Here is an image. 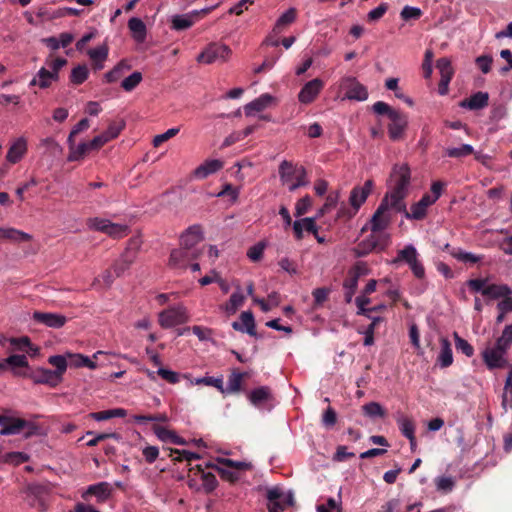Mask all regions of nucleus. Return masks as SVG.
<instances>
[{
	"label": "nucleus",
	"instance_id": "obj_21",
	"mask_svg": "<svg viewBox=\"0 0 512 512\" xmlns=\"http://www.w3.org/2000/svg\"><path fill=\"white\" fill-rule=\"evenodd\" d=\"M248 399L250 403L258 409H270L272 406V394L267 386H261L253 389Z\"/></svg>",
	"mask_w": 512,
	"mask_h": 512
},
{
	"label": "nucleus",
	"instance_id": "obj_41",
	"mask_svg": "<svg viewBox=\"0 0 512 512\" xmlns=\"http://www.w3.org/2000/svg\"><path fill=\"white\" fill-rule=\"evenodd\" d=\"M295 19H296L295 8H289L278 18L272 32L275 35H278L282 31V27L293 23L295 21Z\"/></svg>",
	"mask_w": 512,
	"mask_h": 512
},
{
	"label": "nucleus",
	"instance_id": "obj_33",
	"mask_svg": "<svg viewBox=\"0 0 512 512\" xmlns=\"http://www.w3.org/2000/svg\"><path fill=\"white\" fill-rule=\"evenodd\" d=\"M453 363V352L451 343L447 338L440 339V351L437 357V364L441 368H447Z\"/></svg>",
	"mask_w": 512,
	"mask_h": 512
},
{
	"label": "nucleus",
	"instance_id": "obj_15",
	"mask_svg": "<svg viewBox=\"0 0 512 512\" xmlns=\"http://www.w3.org/2000/svg\"><path fill=\"white\" fill-rule=\"evenodd\" d=\"M323 88L324 81L319 78H314L308 81L299 91L298 101L305 105L312 103L318 97Z\"/></svg>",
	"mask_w": 512,
	"mask_h": 512
},
{
	"label": "nucleus",
	"instance_id": "obj_52",
	"mask_svg": "<svg viewBox=\"0 0 512 512\" xmlns=\"http://www.w3.org/2000/svg\"><path fill=\"white\" fill-rule=\"evenodd\" d=\"M455 347L458 352H461L467 357H472L474 355L473 346L465 339L460 337L457 332L453 333Z\"/></svg>",
	"mask_w": 512,
	"mask_h": 512
},
{
	"label": "nucleus",
	"instance_id": "obj_19",
	"mask_svg": "<svg viewBox=\"0 0 512 512\" xmlns=\"http://www.w3.org/2000/svg\"><path fill=\"white\" fill-rule=\"evenodd\" d=\"M140 247V240L138 238H134L130 241V247L122 255L121 259L117 261L113 266V272L116 277H120L130 266L135 258V252Z\"/></svg>",
	"mask_w": 512,
	"mask_h": 512
},
{
	"label": "nucleus",
	"instance_id": "obj_17",
	"mask_svg": "<svg viewBox=\"0 0 512 512\" xmlns=\"http://www.w3.org/2000/svg\"><path fill=\"white\" fill-rule=\"evenodd\" d=\"M393 218V213L388 211L384 205L377 207L376 211L372 215L369 221V227L372 232L386 231Z\"/></svg>",
	"mask_w": 512,
	"mask_h": 512
},
{
	"label": "nucleus",
	"instance_id": "obj_58",
	"mask_svg": "<svg viewBox=\"0 0 512 512\" xmlns=\"http://www.w3.org/2000/svg\"><path fill=\"white\" fill-rule=\"evenodd\" d=\"M242 379H243L242 373H232L227 381L226 387H224L223 393L238 392L241 388Z\"/></svg>",
	"mask_w": 512,
	"mask_h": 512
},
{
	"label": "nucleus",
	"instance_id": "obj_13",
	"mask_svg": "<svg viewBox=\"0 0 512 512\" xmlns=\"http://www.w3.org/2000/svg\"><path fill=\"white\" fill-rule=\"evenodd\" d=\"M507 350L494 344L486 347L482 352V357L489 369L501 368L505 366Z\"/></svg>",
	"mask_w": 512,
	"mask_h": 512
},
{
	"label": "nucleus",
	"instance_id": "obj_2",
	"mask_svg": "<svg viewBox=\"0 0 512 512\" xmlns=\"http://www.w3.org/2000/svg\"><path fill=\"white\" fill-rule=\"evenodd\" d=\"M279 177L281 183L291 192L308 185L306 169L287 160H283L279 165Z\"/></svg>",
	"mask_w": 512,
	"mask_h": 512
},
{
	"label": "nucleus",
	"instance_id": "obj_26",
	"mask_svg": "<svg viewBox=\"0 0 512 512\" xmlns=\"http://www.w3.org/2000/svg\"><path fill=\"white\" fill-rule=\"evenodd\" d=\"M33 380L37 384H46L51 387H56L61 383L62 378L54 370L39 368L35 371Z\"/></svg>",
	"mask_w": 512,
	"mask_h": 512
},
{
	"label": "nucleus",
	"instance_id": "obj_25",
	"mask_svg": "<svg viewBox=\"0 0 512 512\" xmlns=\"http://www.w3.org/2000/svg\"><path fill=\"white\" fill-rule=\"evenodd\" d=\"M33 319L50 328H61L67 322V318L58 313H50V312H34Z\"/></svg>",
	"mask_w": 512,
	"mask_h": 512
},
{
	"label": "nucleus",
	"instance_id": "obj_3",
	"mask_svg": "<svg viewBox=\"0 0 512 512\" xmlns=\"http://www.w3.org/2000/svg\"><path fill=\"white\" fill-rule=\"evenodd\" d=\"M390 241L391 236L387 231H371L370 235L354 248V253L358 257H363L374 250L383 251L388 247Z\"/></svg>",
	"mask_w": 512,
	"mask_h": 512
},
{
	"label": "nucleus",
	"instance_id": "obj_22",
	"mask_svg": "<svg viewBox=\"0 0 512 512\" xmlns=\"http://www.w3.org/2000/svg\"><path fill=\"white\" fill-rule=\"evenodd\" d=\"M112 491L113 488L110 483L99 482L88 486L81 496L85 500H88L90 496H94L96 497L97 502L103 503L110 498Z\"/></svg>",
	"mask_w": 512,
	"mask_h": 512
},
{
	"label": "nucleus",
	"instance_id": "obj_49",
	"mask_svg": "<svg viewBox=\"0 0 512 512\" xmlns=\"http://www.w3.org/2000/svg\"><path fill=\"white\" fill-rule=\"evenodd\" d=\"M142 79V73L135 71L122 80L121 88L126 92H131L141 83Z\"/></svg>",
	"mask_w": 512,
	"mask_h": 512
},
{
	"label": "nucleus",
	"instance_id": "obj_12",
	"mask_svg": "<svg viewBox=\"0 0 512 512\" xmlns=\"http://www.w3.org/2000/svg\"><path fill=\"white\" fill-rule=\"evenodd\" d=\"M406 196L407 193L390 188V191L381 200L380 205H384L391 213H404L406 216L407 209L404 202Z\"/></svg>",
	"mask_w": 512,
	"mask_h": 512
},
{
	"label": "nucleus",
	"instance_id": "obj_43",
	"mask_svg": "<svg viewBox=\"0 0 512 512\" xmlns=\"http://www.w3.org/2000/svg\"><path fill=\"white\" fill-rule=\"evenodd\" d=\"M434 483L438 492L448 494L454 489L456 482L452 476H438Z\"/></svg>",
	"mask_w": 512,
	"mask_h": 512
},
{
	"label": "nucleus",
	"instance_id": "obj_59",
	"mask_svg": "<svg viewBox=\"0 0 512 512\" xmlns=\"http://www.w3.org/2000/svg\"><path fill=\"white\" fill-rule=\"evenodd\" d=\"M31 239L32 236L24 231L12 227L7 228L6 240H10L12 242H24L30 241Z\"/></svg>",
	"mask_w": 512,
	"mask_h": 512
},
{
	"label": "nucleus",
	"instance_id": "obj_5",
	"mask_svg": "<svg viewBox=\"0 0 512 512\" xmlns=\"http://www.w3.org/2000/svg\"><path fill=\"white\" fill-rule=\"evenodd\" d=\"M90 230L102 232L113 238H122L128 233V226L125 224L113 223L109 219L101 217L89 218L86 222Z\"/></svg>",
	"mask_w": 512,
	"mask_h": 512
},
{
	"label": "nucleus",
	"instance_id": "obj_57",
	"mask_svg": "<svg viewBox=\"0 0 512 512\" xmlns=\"http://www.w3.org/2000/svg\"><path fill=\"white\" fill-rule=\"evenodd\" d=\"M372 322L361 333L364 334V345L371 346L374 343V332L376 325L382 321L381 317H371Z\"/></svg>",
	"mask_w": 512,
	"mask_h": 512
},
{
	"label": "nucleus",
	"instance_id": "obj_27",
	"mask_svg": "<svg viewBox=\"0 0 512 512\" xmlns=\"http://www.w3.org/2000/svg\"><path fill=\"white\" fill-rule=\"evenodd\" d=\"M434 204L430 199L429 193L424 194L422 198L410 208V212H406L407 219L420 220L426 216L427 208Z\"/></svg>",
	"mask_w": 512,
	"mask_h": 512
},
{
	"label": "nucleus",
	"instance_id": "obj_63",
	"mask_svg": "<svg viewBox=\"0 0 512 512\" xmlns=\"http://www.w3.org/2000/svg\"><path fill=\"white\" fill-rule=\"evenodd\" d=\"M157 375L170 384H176L180 381V374L178 372L164 367L158 368Z\"/></svg>",
	"mask_w": 512,
	"mask_h": 512
},
{
	"label": "nucleus",
	"instance_id": "obj_54",
	"mask_svg": "<svg viewBox=\"0 0 512 512\" xmlns=\"http://www.w3.org/2000/svg\"><path fill=\"white\" fill-rule=\"evenodd\" d=\"M10 343L20 351H31L32 355H36L39 351L37 347H33L28 337L12 338Z\"/></svg>",
	"mask_w": 512,
	"mask_h": 512
},
{
	"label": "nucleus",
	"instance_id": "obj_56",
	"mask_svg": "<svg viewBox=\"0 0 512 512\" xmlns=\"http://www.w3.org/2000/svg\"><path fill=\"white\" fill-rule=\"evenodd\" d=\"M495 344L508 351L512 345V324L504 327L501 336L496 339Z\"/></svg>",
	"mask_w": 512,
	"mask_h": 512
},
{
	"label": "nucleus",
	"instance_id": "obj_60",
	"mask_svg": "<svg viewBox=\"0 0 512 512\" xmlns=\"http://www.w3.org/2000/svg\"><path fill=\"white\" fill-rule=\"evenodd\" d=\"M89 75L88 68L85 65L75 67L71 72V82L74 84H82Z\"/></svg>",
	"mask_w": 512,
	"mask_h": 512
},
{
	"label": "nucleus",
	"instance_id": "obj_4",
	"mask_svg": "<svg viewBox=\"0 0 512 512\" xmlns=\"http://www.w3.org/2000/svg\"><path fill=\"white\" fill-rule=\"evenodd\" d=\"M232 50L222 43H210L198 55L197 62L203 64L225 63L231 57Z\"/></svg>",
	"mask_w": 512,
	"mask_h": 512
},
{
	"label": "nucleus",
	"instance_id": "obj_36",
	"mask_svg": "<svg viewBox=\"0 0 512 512\" xmlns=\"http://www.w3.org/2000/svg\"><path fill=\"white\" fill-rule=\"evenodd\" d=\"M29 460V455L24 452L12 451L4 452L0 449V465L8 464L18 466Z\"/></svg>",
	"mask_w": 512,
	"mask_h": 512
},
{
	"label": "nucleus",
	"instance_id": "obj_31",
	"mask_svg": "<svg viewBox=\"0 0 512 512\" xmlns=\"http://www.w3.org/2000/svg\"><path fill=\"white\" fill-rule=\"evenodd\" d=\"M245 295L240 286H237L236 290L232 293L229 300L220 306V309L227 315H233L236 311L244 304Z\"/></svg>",
	"mask_w": 512,
	"mask_h": 512
},
{
	"label": "nucleus",
	"instance_id": "obj_38",
	"mask_svg": "<svg viewBox=\"0 0 512 512\" xmlns=\"http://www.w3.org/2000/svg\"><path fill=\"white\" fill-rule=\"evenodd\" d=\"M241 324L234 322L232 324L235 330L245 331L250 335H255V322L253 314L249 311H245L240 316Z\"/></svg>",
	"mask_w": 512,
	"mask_h": 512
},
{
	"label": "nucleus",
	"instance_id": "obj_55",
	"mask_svg": "<svg viewBox=\"0 0 512 512\" xmlns=\"http://www.w3.org/2000/svg\"><path fill=\"white\" fill-rule=\"evenodd\" d=\"M340 194L339 192H334L329 194L326 197L324 205L319 209V211L316 214V218H319L323 216L325 213L330 212L332 209H334L337 206L338 200H339Z\"/></svg>",
	"mask_w": 512,
	"mask_h": 512
},
{
	"label": "nucleus",
	"instance_id": "obj_30",
	"mask_svg": "<svg viewBox=\"0 0 512 512\" xmlns=\"http://www.w3.org/2000/svg\"><path fill=\"white\" fill-rule=\"evenodd\" d=\"M489 95L487 92L479 91L474 93L469 98L464 99L460 102V107L466 108L469 110H480L485 108L488 105Z\"/></svg>",
	"mask_w": 512,
	"mask_h": 512
},
{
	"label": "nucleus",
	"instance_id": "obj_53",
	"mask_svg": "<svg viewBox=\"0 0 512 512\" xmlns=\"http://www.w3.org/2000/svg\"><path fill=\"white\" fill-rule=\"evenodd\" d=\"M363 413L369 418H382L385 410L378 402H369L362 407Z\"/></svg>",
	"mask_w": 512,
	"mask_h": 512
},
{
	"label": "nucleus",
	"instance_id": "obj_7",
	"mask_svg": "<svg viewBox=\"0 0 512 512\" xmlns=\"http://www.w3.org/2000/svg\"><path fill=\"white\" fill-rule=\"evenodd\" d=\"M219 466L216 467L217 471L223 478L228 481H237L239 475L237 471L250 470L252 468L251 463L245 461H235L228 458H217Z\"/></svg>",
	"mask_w": 512,
	"mask_h": 512
},
{
	"label": "nucleus",
	"instance_id": "obj_46",
	"mask_svg": "<svg viewBox=\"0 0 512 512\" xmlns=\"http://www.w3.org/2000/svg\"><path fill=\"white\" fill-rule=\"evenodd\" d=\"M89 151H91V148L88 142L75 144V146L69 150L67 160L70 162L81 160Z\"/></svg>",
	"mask_w": 512,
	"mask_h": 512
},
{
	"label": "nucleus",
	"instance_id": "obj_8",
	"mask_svg": "<svg viewBox=\"0 0 512 512\" xmlns=\"http://www.w3.org/2000/svg\"><path fill=\"white\" fill-rule=\"evenodd\" d=\"M374 188V183L372 180H366L363 186H355L349 196V204L351 206V210L347 211L348 217H353L359 211L361 206L366 202L367 198L371 194Z\"/></svg>",
	"mask_w": 512,
	"mask_h": 512
},
{
	"label": "nucleus",
	"instance_id": "obj_28",
	"mask_svg": "<svg viewBox=\"0 0 512 512\" xmlns=\"http://www.w3.org/2000/svg\"><path fill=\"white\" fill-rule=\"evenodd\" d=\"M316 217H306L293 222V232L297 240L303 238V232L307 231L313 235H317Z\"/></svg>",
	"mask_w": 512,
	"mask_h": 512
},
{
	"label": "nucleus",
	"instance_id": "obj_29",
	"mask_svg": "<svg viewBox=\"0 0 512 512\" xmlns=\"http://www.w3.org/2000/svg\"><path fill=\"white\" fill-rule=\"evenodd\" d=\"M198 17V12L191 11L186 14H176L171 18V28L175 31H182L193 26Z\"/></svg>",
	"mask_w": 512,
	"mask_h": 512
},
{
	"label": "nucleus",
	"instance_id": "obj_18",
	"mask_svg": "<svg viewBox=\"0 0 512 512\" xmlns=\"http://www.w3.org/2000/svg\"><path fill=\"white\" fill-rule=\"evenodd\" d=\"M201 252L189 251L182 247L171 251L169 257V266L173 269H185L191 259L199 257Z\"/></svg>",
	"mask_w": 512,
	"mask_h": 512
},
{
	"label": "nucleus",
	"instance_id": "obj_35",
	"mask_svg": "<svg viewBox=\"0 0 512 512\" xmlns=\"http://www.w3.org/2000/svg\"><path fill=\"white\" fill-rule=\"evenodd\" d=\"M87 54L93 61L95 69L101 70L104 68V62L108 57L109 48L107 44H102L95 48L89 49Z\"/></svg>",
	"mask_w": 512,
	"mask_h": 512
},
{
	"label": "nucleus",
	"instance_id": "obj_34",
	"mask_svg": "<svg viewBox=\"0 0 512 512\" xmlns=\"http://www.w3.org/2000/svg\"><path fill=\"white\" fill-rule=\"evenodd\" d=\"M131 68L132 66L129 61L122 59L110 71L104 74V81L106 83H115Z\"/></svg>",
	"mask_w": 512,
	"mask_h": 512
},
{
	"label": "nucleus",
	"instance_id": "obj_9",
	"mask_svg": "<svg viewBox=\"0 0 512 512\" xmlns=\"http://www.w3.org/2000/svg\"><path fill=\"white\" fill-rule=\"evenodd\" d=\"M188 320V312L182 305L170 307L159 313V324L166 329L186 323Z\"/></svg>",
	"mask_w": 512,
	"mask_h": 512
},
{
	"label": "nucleus",
	"instance_id": "obj_39",
	"mask_svg": "<svg viewBox=\"0 0 512 512\" xmlns=\"http://www.w3.org/2000/svg\"><path fill=\"white\" fill-rule=\"evenodd\" d=\"M512 294V290L505 284H487L484 296L491 299H498Z\"/></svg>",
	"mask_w": 512,
	"mask_h": 512
},
{
	"label": "nucleus",
	"instance_id": "obj_47",
	"mask_svg": "<svg viewBox=\"0 0 512 512\" xmlns=\"http://www.w3.org/2000/svg\"><path fill=\"white\" fill-rule=\"evenodd\" d=\"M191 385H206V386H212L217 388L220 392H224V383L223 379L221 377L215 378V377H201V378H195L190 380Z\"/></svg>",
	"mask_w": 512,
	"mask_h": 512
},
{
	"label": "nucleus",
	"instance_id": "obj_10",
	"mask_svg": "<svg viewBox=\"0 0 512 512\" xmlns=\"http://www.w3.org/2000/svg\"><path fill=\"white\" fill-rule=\"evenodd\" d=\"M411 171L407 164H396L390 174V188L408 193Z\"/></svg>",
	"mask_w": 512,
	"mask_h": 512
},
{
	"label": "nucleus",
	"instance_id": "obj_62",
	"mask_svg": "<svg viewBox=\"0 0 512 512\" xmlns=\"http://www.w3.org/2000/svg\"><path fill=\"white\" fill-rule=\"evenodd\" d=\"M423 12L420 8L406 5L402 8L400 12V17L404 21L408 20H418L422 16Z\"/></svg>",
	"mask_w": 512,
	"mask_h": 512
},
{
	"label": "nucleus",
	"instance_id": "obj_24",
	"mask_svg": "<svg viewBox=\"0 0 512 512\" xmlns=\"http://www.w3.org/2000/svg\"><path fill=\"white\" fill-rule=\"evenodd\" d=\"M27 149V139L23 136L16 138L7 151L6 160L11 164L18 163L27 153Z\"/></svg>",
	"mask_w": 512,
	"mask_h": 512
},
{
	"label": "nucleus",
	"instance_id": "obj_23",
	"mask_svg": "<svg viewBox=\"0 0 512 512\" xmlns=\"http://www.w3.org/2000/svg\"><path fill=\"white\" fill-rule=\"evenodd\" d=\"M224 167V162L220 159H207L197 168L192 175L195 179L203 180L220 171Z\"/></svg>",
	"mask_w": 512,
	"mask_h": 512
},
{
	"label": "nucleus",
	"instance_id": "obj_20",
	"mask_svg": "<svg viewBox=\"0 0 512 512\" xmlns=\"http://www.w3.org/2000/svg\"><path fill=\"white\" fill-rule=\"evenodd\" d=\"M276 104V98L271 94L265 93L258 98L247 103L244 106V112L247 117L254 116L255 114L266 110L267 108Z\"/></svg>",
	"mask_w": 512,
	"mask_h": 512
},
{
	"label": "nucleus",
	"instance_id": "obj_32",
	"mask_svg": "<svg viewBox=\"0 0 512 512\" xmlns=\"http://www.w3.org/2000/svg\"><path fill=\"white\" fill-rule=\"evenodd\" d=\"M153 432L157 436V438L164 442L174 445H184L185 440L176 434V432L169 430L163 426L154 425Z\"/></svg>",
	"mask_w": 512,
	"mask_h": 512
},
{
	"label": "nucleus",
	"instance_id": "obj_64",
	"mask_svg": "<svg viewBox=\"0 0 512 512\" xmlns=\"http://www.w3.org/2000/svg\"><path fill=\"white\" fill-rule=\"evenodd\" d=\"M125 127V123L123 121L113 122L108 128L103 132L104 136H106L107 140L110 141L116 138L120 132Z\"/></svg>",
	"mask_w": 512,
	"mask_h": 512
},
{
	"label": "nucleus",
	"instance_id": "obj_40",
	"mask_svg": "<svg viewBox=\"0 0 512 512\" xmlns=\"http://www.w3.org/2000/svg\"><path fill=\"white\" fill-rule=\"evenodd\" d=\"M67 357L69 358V366L71 367H87L92 370L97 367V364L85 355L67 353Z\"/></svg>",
	"mask_w": 512,
	"mask_h": 512
},
{
	"label": "nucleus",
	"instance_id": "obj_44",
	"mask_svg": "<svg viewBox=\"0 0 512 512\" xmlns=\"http://www.w3.org/2000/svg\"><path fill=\"white\" fill-rule=\"evenodd\" d=\"M437 68L440 72L441 79L443 80V84H449L453 77V68L451 66V62L447 58H441L437 61Z\"/></svg>",
	"mask_w": 512,
	"mask_h": 512
},
{
	"label": "nucleus",
	"instance_id": "obj_1",
	"mask_svg": "<svg viewBox=\"0 0 512 512\" xmlns=\"http://www.w3.org/2000/svg\"><path fill=\"white\" fill-rule=\"evenodd\" d=\"M67 64V60L62 57L49 58L45 60V65L41 67L29 82V87H38L48 89L53 83L58 82L60 70Z\"/></svg>",
	"mask_w": 512,
	"mask_h": 512
},
{
	"label": "nucleus",
	"instance_id": "obj_11",
	"mask_svg": "<svg viewBox=\"0 0 512 512\" xmlns=\"http://www.w3.org/2000/svg\"><path fill=\"white\" fill-rule=\"evenodd\" d=\"M341 87L346 90L345 97L350 100L365 101L368 98V91L355 77H344L341 80Z\"/></svg>",
	"mask_w": 512,
	"mask_h": 512
},
{
	"label": "nucleus",
	"instance_id": "obj_16",
	"mask_svg": "<svg viewBox=\"0 0 512 512\" xmlns=\"http://www.w3.org/2000/svg\"><path fill=\"white\" fill-rule=\"evenodd\" d=\"M204 239L203 231L201 226L192 225L182 233L180 237L181 247L189 251L200 252L199 249L195 248L197 244L202 242Z\"/></svg>",
	"mask_w": 512,
	"mask_h": 512
},
{
	"label": "nucleus",
	"instance_id": "obj_48",
	"mask_svg": "<svg viewBox=\"0 0 512 512\" xmlns=\"http://www.w3.org/2000/svg\"><path fill=\"white\" fill-rule=\"evenodd\" d=\"M418 256L416 248L412 244H408L398 251L397 257L393 260V263L404 262L407 264L410 263L413 258Z\"/></svg>",
	"mask_w": 512,
	"mask_h": 512
},
{
	"label": "nucleus",
	"instance_id": "obj_14",
	"mask_svg": "<svg viewBox=\"0 0 512 512\" xmlns=\"http://www.w3.org/2000/svg\"><path fill=\"white\" fill-rule=\"evenodd\" d=\"M390 124L388 125V134L391 140H400L408 126V117L406 114L399 110L392 112L389 117Z\"/></svg>",
	"mask_w": 512,
	"mask_h": 512
},
{
	"label": "nucleus",
	"instance_id": "obj_42",
	"mask_svg": "<svg viewBox=\"0 0 512 512\" xmlns=\"http://www.w3.org/2000/svg\"><path fill=\"white\" fill-rule=\"evenodd\" d=\"M48 363L55 367L54 371L63 379V374L69 365V358L67 357V353L65 355L50 356L48 358Z\"/></svg>",
	"mask_w": 512,
	"mask_h": 512
},
{
	"label": "nucleus",
	"instance_id": "obj_51",
	"mask_svg": "<svg viewBox=\"0 0 512 512\" xmlns=\"http://www.w3.org/2000/svg\"><path fill=\"white\" fill-rule=\"evenodd\" d=\"M397 424L403 436L406 438L412 437L415 435V425L411 419L404 415H399L397 417Z\"/></svg>",
	"mask_w": 512,
	"mask_h": 512
},
{
	"label": "nucleus",
	"instance_id": "obj_50",
	"mask_svg": "<svg viewBox=\"0 0 512 512\" xmlns=\"http://www.w3.org/2000/svg\"><path fill=\"white\" fill-rule=\"evenodd\" d=\"M451 256L460 262L470 263V264H474L482 259L481 256H478L471 252L464 251L459 248L453 249L451 251Z\"/></svg>",
	"mask_w": 512,
	"mask_h": 512
},
{
	"label": "nucleus",
	"instance_id": "obj_6",
	"mask_svg": "<svg viewBox=\"0 0 512 512\" xmlns=\"http://www.w3.org/2000/svg\"><path fill=\"white\" fill-rule=\"evenodd\" d=\"M1 425L3 427L0 430V434L3 436L23 434L25 437H29L38 430V426L34 422L20 418H6Z\"/></svg>",
	"mask_w": 512,
	"mask_h": 512
},
{
	"label": "nucleus",
	"instance_id": "obj_61",
	"mask_svg": "<svg viewBox=\"0 0 512 512\" xmlns=\"http://www.w3.org/2000/svg\"><path fill=\"white\" fill-rule=\"evenodd\" d=\"M358 285V276L354 275L344 281L345 299L348 303L352 301Z\"/></svg>",
	"mask_w": 512,
	"mask_h": 512
},
{
	"label": "nucleus",
	"instance_id": "obj_45",
	"mask_svg": "<svg viewBox=\"0 0 512 512\" xmlns=\"http://www.w3.org/2000/svg\"><path fill=\"white\" fill-rule=\"evenodd\" d=\"M474 153V148L470 144H462L458 147L446 148L445 154L450 158H463Z\"/></svg>",
	"mask_w": 512,
	"mask_h": 512
},
{
	"label": "nucleus",
	"instance_id": "obj_37",
	"mask_svg": "<svg viewBox=\"0 0 512 512\" xmlns=\"http://www.w3.org/2000/svg\"><path fill=\"white\" fill-rule=\"evenodd\" d=\"M128 28L135 41L141 43L145 40L147 33L146 26L140 18L132 17L129 19Z\"/></svg>",
	"mask_w": 512,
	"mask_h": 512
}]
</instances>
